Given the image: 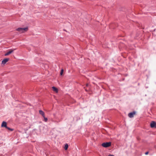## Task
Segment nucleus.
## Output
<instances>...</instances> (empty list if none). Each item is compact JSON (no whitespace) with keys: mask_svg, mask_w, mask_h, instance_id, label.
<instances>
[{"mask_svg":"<svg viewBox=\"0 0 156 156\" xmlns=\"http://www.w3.org/2000/svg\"><path fill=\"white\" fill-rule=\"evenodd\" d=\"M28 30V27H26L25 28H18L16 29V30L22 33L27 31Z\"/></svg>","mask_w":156,"mask_h":156,"instance_id":"f257e3e1","label":"nucleus"},{"mask_svg":"<svg viewBox=\"0 0 156 156\" xmlns=\"http://www.w3.org/2000/svg\"><path fill=\"white\" fill-rule=\"evenodd\" d=\"M111 142L103 143L101 145L104 147H107L111 146Z\"/></svg>","mask_w":156,"mask_h":156,"instance_id":"f03ea898","label":"nucleus"},{"mask_svg":"<svg viewBox=\"0 0 156 156\" xmlns=\"http://www.w3.org/2000/svg\"><path fill=\"white\" fill-rule=\"evenodd\" d=\"M15 50H16V49H11L9 50V51L5 54V56L8 55H9L12 53L13 51Z\"/></svg>","mask_w":156,"mask_h":156,"instance_id":"7ed1b4c3","label":"nucleus"},{"mask_svg":"<svg viewBox=\"0 0 156 156\" xmlns=\"http://www.w3.org/2000/svg\"><path fill=\"white\" fill-rule=\"evenodd\" d=\"M150 126L151 128H156V122L152 121L151 123Z\"/></svg>","mask_w":156,"mask_h":156,"instance_id":"20e7f679","label":"nucleus"},{"mask_svg":"<svg viewBox=\"0 0 156 156\" xmlns=\"http://www.w3.org/2000/svg\"><path fill=\"white\" fill-rule=\"evenodd\" d=\"M136 112H132L129 113L128 114V116L130 118H133V117L134 115L135 114Z\"/></svg>","mask_w":156,"mask_h":156,"instance_id":"39448f33","label":"nucleus"},{"mask_svg":"<svg viewBox=\"0 0 156 156\" xmlns=\"http://www.w3.org/2000/svg\"><path fill=\"white\" fill-rule=\"evenodd\" d=\"M9 60V58H6L4 59L2 62V64L5 65Z\"/></svg>","mask_w":156,"mask_h":156,"instance_id":"423d86ee","label":"nucleus"},{"mask_svg":"<svg viewBox=\"0 0 156 156\" xmlns=\"http://www.w3.org/2000/svg\"><path fill=\"white\" fill-rule=\"evenodd\" d=\"M1 126L2 127H5L6 128L7 126L6 122L3 121L2 123Z\"/></svg>","mask_w":156,"mask_h":156,"instance_id":"0eeeda50","label":"nucleus"},{"mask_svg":"<svg viewBox=\"0 0 156 156\" xmlns=\"http://www.w3.org/2000/svg\"><path fill=\"white\" fill-rule=\"evenodd\" d=\"M39 113L43 117L45 116L44 113L42 110H40L39 111Z\"/></svg>","mask_w":156,"mask_h":156,"instance_id":"6e6552de","label":"nucleus"},{"mask_svg":"<svg viewBox=\"0 0 156 156\" xmlns=\"http://www.w3.org/2000/svg\"><path fill=\"white\" fill-rule=\"evenodd\" d=\"M52 88L53 91H54L56 93L58 92V89L54 87H52Z\"/></svg>","mask_w":156,"mask_h":156,"instance_id":"1a4fd4ad","label":"nucleus"},{"mask_svg":"<svg viewBox=\"0 0 156 156\" xmlns=\"http://www.w3.org/2000/svg\"><path fill=\"white\" fill-rule=\"evenodd\" d=\"M68 147V144H66L65 145V147H64V149L65 150H66Z\"/></svg>","mask_w":156,"mask_h":156,"instance_id":"9d476101","label":"nucleus"},{"mask_svg":"<svg viewBox=\"0 0 156 156\" xmlns=\"http://www.w3.org/2000/svg\"><path fill=\"white\" fill-rule=\"evenodd\" d=\"M44 118V121L45 122H47V121H48V119L47 118H46L45 117V116H44L43 117Z\"/></svg>","mask_w":156,"mask_h":156,"instance_id":"9b49d317","label":"nucleus"},{"mask_svg":"<svg viewBox=\"0 0 156 156\" xmlns=\"http://www.w3.org/2000/svg\"><path fill=\"white\" fill-rule=\"evenodd\" d=\"M63 69H62L61 70V72H60V75H62V74H63Z\"/></svg>","mask_w":156,"mask_h":156,"instance_id":"f8f14e48","label":"nucleus"},{"mask_svg":"<svg viewBox=\"0 0 156 156\" xmlns=\"http://www.w3.org/2000/svg\"><path fill=\"white\" fill-rule=\"evenodd\" d=\"M6 128V129H9V130H10L11 131H12L13 130V129H11V128H9L8 127H7H7Z\"/></svg>","mask_w":156,"mask_h":156,"instance_id":"ddd939ff","label":"nucleus"},{"mask_svg":"<svg viewBox=\"0 0 156 156\" xmlns=\"http://www.w3.org/2000/svg\"><path fill=\"white\" fill-rule=\"evenodd\" d=\"M149 153V152H146L145 153V154L146 155H147Z\"/></svg>","mask_w":156,"mask_h":156,"instance_id":"4468645a","label":"nucleus"},{"mask_svg":"<svg viewBox=\"0 0 156 156\" xmlns=\"http://www.w3.org/2000/svg\"><path fill=\"white\" fill-rule=\"evenodd\" d=\"M108 156H114L113 155H112V154H109Z\"/></svg>","mask_w":156,"mask_h":156,"instance_id":"2eb2a0df","label":"nucleus"},{"mask_svg":"<svg viewBox=\"0 0 156 156\" xmlns=\"http://www.w3.org/2000/svg\"><path fill=\"white\" fill-rule=\"evenodd\" d=\"M88 84H86V86H87V87L88 86Z\"/></svg>","mask_w":156,"mask_h":156,"instance_id":"dca6fc26","label":"nucleus"}]
</instances>
